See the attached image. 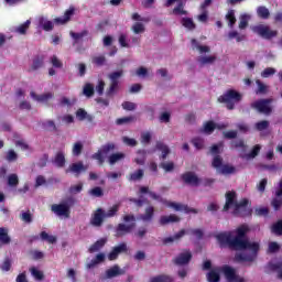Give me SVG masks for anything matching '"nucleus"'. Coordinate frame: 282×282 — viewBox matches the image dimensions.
I'll list each match as a JSON object with an SVG mask.
<instances>
[{
  "label": "nucleus",
  "mask_w": 282,
  "mask_h": 282,
  "mask_svg": "<svg viewBox=\"0 0 282 282\" xmlns=\"http://www.w3.org/2000/svg\"><path fill=\"white\" fill-rule=\"evenodd\" d=\"M218 173H220V175H235V173H237V167L230 164H223L221 169L218 170Z\"/></svg>",
  "instance_id": "nucleus-30"
},
{
  "label": "nucleus",
  "mask_w": 282,
  "mask_h": 282,
  "mask_svg": "<svg viewBox=\"0 0 282 282\" xmlns=\"http://www.w3.org/2000/svg\"><path fill=\"white\" fill-rule=\"evenodd\" d=\"M42 127L43 129H45V131H58V128L56 127V123L54 122V120H46L44 122H42Z\"/></svg>",
  "instance_id": "nucleus-44"
},
{
  "label": "nucleus",
  "mask_w": 282,
  "mask_h": 282,
  "mask_svg": "<svg viewBox=\"0 0 282 282\" xmlns=\"http://www.w3.org/2000/svg\"><path fill=\"white\" fill-rule=\"evenodd\" d=\"M150 282H173V276L160 274L150 279Z\"/></svg>",
  "instance_id": "nucleus-38"
},
{
  "label": "nucleus",
  "mask_w": 282,
  "mask_h": 282,
  "mask_svg": "<svg viewBox=\"0 0 282 282\" xmlns=\"http://www.w3.org/2000/svg\"><path fill=\"white\" fill-rule=\"evenodd\" d=\"M87 34H89V31L84 30L80 33H76L70 31L69 35L72 36V39H74V41H79V39H84V36H87Z\"/></svg>",
  "instance_id": "nucleus-60"
},
{
  "label": "nucleus",
  "mask_w": 282,
  "mask_h": 282,
  "mask_svg": "<svg viewBox=\"0 0 282 282\" xmlns=\"http://www.w3.org/2000/svg\"><path fill=\"white\" fill-rule=\"evenodd\" d=\"M51 64L53 65V67H55L56 69H62L63 67V62H61V59H58V57L56 55H53L51 57Z\"/></svg>",
  "instance_id": "nucleus-64"
},
{
  "label": "nucleus",
  "mask_w": 282,
  "mask_h": 282,
  "mask_svg": "<svg viewBox=\"0 0 282 282\" xmlns=\"http://www.w3.org/2000/svg\"><path fill=\"white\" fill-rule=\"evenodd\" d=\"M225 197L224 213H228L230 208H234L232 215L235 217H252V208L248 207L250 206L248 198H242L240 202H237V192L235 191L227 192Z\"/></svg>",
  "instance_id": "nucleus-2"
},
{
  "label": "nucleus",
  "mask_w": 282,
  "mask_h": 282,
  "mask_svg": "<svg viewBox=\"0 0 282 282\" xmlns=\"http://www.w3.org/2000/svg\"><path fill=\"white\" fill-rule=\"evenodd\" d=\"M116 151V143L108 142L91 155V160H97L99 166L105 164V155H109V153H113Z\"/></svg>",
  "instance_id": "nucleus-5"
},
{
  "label": "nucleus",
  "mask_w": 282,
  "mask_h": 282,
  "mask_svg": "<svg viewBox=\"0 0 282 282\" xmlns=\"http://www.w3.org/2000/svg\"><path fill=\"white\" fill-rule=\"evenodd\" d=\"M154 217H155V207L151 205L145 208L144 214L139 215V219L145 224L153 221Z\"/></svg>",
  "instance_id": "nucleus-17"
},
{
  "label": "nucleus",
  "mask_w": 282,
  "mask_h": 282,
  "mask_svg": "<svg viewBox=\"0 0 282 282\" xmlns=\"http://www.w3.org/2000/svg\"><path fill=\"white\" fill-rule=\"evenodd\" d=\"M45 65V56L44 55H37L33 57V62L31 67L29 68V72H37V69H41Z\"/></svg>",
  "instance_id": "nucleus-22"
},
{
  "label": "nucleus",
  "mask_w": 282,
  "mask_h": 282,
  "mask_svg": "<svg viewBox=\"0 0 282 282\" xmlns=\"http://www.w3.org/2000/svg\"><path fill=\"white\" fill-rule=\"evenodd\" d=\"M215 129H217V123H215V121H207L204 124L203 131L207 135H210V133H213Z\"/></svg>",
  "instance_id": "nucleus-37"
},
{
  "label": "nucleus",
  "mask_w": 282,
  "mask_h": 282,
  "mask_svg": "<svg viewBox=\"0 0 282 282\" xmlns=\"http://www.w3.org/2000/svg\"><path fill=\"white\" fill-rule=\"evenodd\" d=\"M172 12L176 17H182V15L188 14V11L184 10V2H178Z\"/></svg>",
  "instance_id": "nucleus-40"
},
{
  "label": "nucleus",
  "mask_w": 282,
  "mask_h": 282,
  "mask_svg": "<svg viewBox=\"0 0 282 282\" xmlns=\"http://www.w3.org/2000/svg\"><path fill=\"white\" fill-rule=\"evenodd\" d=\"M181 180L187 186H199L202 180L194 172H185L181 175Z\"/></svg>",
  "instance_id": "nucleus-10"
},
{
  "label": "nucleus",
  "mask_w": 282,
  "mask_h": 282,
  "mask_svg": "<svg viewBox=\"0 0 282 282\" xmlns=\"http://www.w3.org/2000/svg\"><path fill=\"white\" fill-rule=\"evenodd\" d=\"M160 169H163L165 171V173H171V171L175 170V163L173 161L170 162H161L160 163Z\"/></svg>",
  "instance_id": "nucleus-52"
},
{
  "label": "nucleus",
  "mask_w": 282,
  "mask_h": 282,
  "mask_svg": "<svg viewBox=\"0 0 282 282\" xmlns=\"http://www.w3.org/2000/svg\"><path fill=\"white\" fill-rule=\"evenodd\" d=\"M83 149H84L83 142L78 141L74 143L73 155H75V158H78L83 153Z\"/></svg>",
  "instance_id": "nucleus-55"
},
{
  "label": "nucleus",
  "mask_w": 282,
  "mask_h": 282,
  "mask_svg": "<svg viewBox=\"0 0 282 282\" xmlns=\"http://www.w3.org/2000/svg\"><path fill=\"white\" fill-rule=\"evenodd\" d=\"M144 177V170H138L137 172L130 174L128 177L129 182H138Z\"/></svg>",
  "instance_id": "nucleus-48"
},
{
  "label": "nucleus",
  "mask_w": 282,
  "mask_h": 282,
  "mask_svg": "<svg viewBox=\"0 0 282 282\" xmlns=\"http://www.w3.org/2000/svg\"><path fill=\"white\" fill-rule=\"evenodd\" d=\"M10 241H12V239L8 235V229L0 227V243H2L3 246H8Z\"/></svg>",
  "instance_id": "nucleus-33"
},
{
  "label": "nucleus",
  "mask_w": 282,
  "mask_h": 282,
  "mask_svg": "<svg viewBox=\"0 0 282 282\" xmlns=\"http://www.w3.org/2000/svg\"><path fill=\"white\" fill-rule=\"evenodd\" d=\"M239 19V30H246V28H248V22L250 21V14L243 13Z\"/></svg>",
  "instance_id": "nucleus-45"
},
{
  "label": "nucleus",
  "mask_w": 282,
  "mask_h": 282,
  "mask_svg": "<svg viewBox=\"0 0 282 282\" xmlns=\"http://www.w3.org/2000/svg\"><path fill=\"white\" fill-rule=\"evenodd\" d=\"M155 149L162 152V154L160 155V160H162L163 162L171 154V148H169V145H166L162 141L156 142Z\"/></svg>",
  "instance_id": "nucleus-23"
},
{
  "label": "nucleus",
  "mask_w": 282,
  "mask_h": 282,
  "mask_svg": "<svg viewBox=\"0 0 282 282\" xmlns=\"http://www.w3.org/2000/svg\"><path fill=\"white\" fill-rule=\"evenodd\" d=\"M122 274H126V271L120 269L118 264H115L112 268L106 270L107 279H115V276H122Z\"/></svg>",
  "instance_id": "nucleus-24"
},
{
  "label": "nucleus",
  "mask_w": 282,
  "mask_h": 282,
  "mask_svg": "<svg viewBox=\"0 0 282 282\" xmlns=\"http://www.w3.org/2000/svg\"><path fill=\"white\" fill-rule=\"evenodd\" d=\"M274 210H281L282 207V181L280 182L279 189L275 192V197L271 202Z\"/></svg>",
  "instance_id": "nucleus-19"
},
{
  "label": "nucleus",
  "mask_w": 282,
  "mask_h": 282,
  "mask_svg": "<svg viewBox=\"0 0 282 282\" xmlns=\"http://www.w3.org/2000/svg\"><path fill=\"white\" fill-rule=\"evenodd\" d=\"M274 102L273 98L259 99L251 102V109L258 111V113H263L264 116H270L272 113V105Z\"/></svg>",
  "instance_id": "nucleus-4"
},
{
  "label": "nucleus",
  "mask_w": 282,
  "mask_h": 282,
  "mask_svg": "<svg viewBox=\"0 0 282 282\" xmlns=\"http://www.w3.org/2000/svg\"><path fill=\"white\" fill-rule=\"evenodd\" d=\"M31 21L26 20L24 23L20 24L18 28L14 29L17 34H28V30H30Z\"/></svg>",
  "instance_id": "nucleus-35"
},
{
  "label": "nucleus",
  "mask_w": 282,
  "mask_h": 282,
  "mask_svg": "<svg viewBox=\"0 0 282 282\" xmlns=\"http://www.w3.org/2000/svg\"><path fill=\"white\" fill-rule=\"evenodd\" d=\"M135 228V224H119L116 228V237H124V235H129Z\"/></svg>",
  "instance_id": "nucleus-18"
},
{
  "label": "nucleus",
  "mask_w": 282,
  "mask_h": 282,
  "mask_svg": "<svg viewBox=\"0 0 282 282\" xmlns=\"http://www.w3.org/2000/svg\"><path fill=\"white\" fill-rule=\"evenodd\" d=\"M122 74H124L122 70H117L108 75L110 86L106 90L107 98H113V96H116V91H118V85H120L118 78H122Z\"/></svg>",
  "instance_id": "nucleus-6"
},
{
  "label": "nucleus",
  "mask_w": 282,
  "mask_h": 282,
  "mask_svg": "<svg viewBox=\"0 0 282 282\" xmlns=\"http://www.w3.org/2000/svg\"><path fill=\"white\" fill-rule=\"evenodd\" d=\"M88 195L91 197H104L105 192L102 191V187L96 186L88 191Z\"/></svg>",
  "instance_id": "nucleus-50"
},
{
  "label": "nucleus",
  "mask_w": 282,
  "mask_h": 282,
  "mask_svg": "<svg viewBox=\"0 0 282 282\" xmlns=\"http://www.w3.org/2000/svg\"><path fill=\"white\" fill-rule=\"evenodd\" d=\"M212 166L218 171L224 166V159L221 155H216L213 159Z\"/></svg>",
  "instance_id": "nucleus-54"
},
{
  "label": "nucleus",
  "mask_w": 282,
  "mask_h": 282,
  "mask_svg": "<svg viewBox=\"0 0 282 282\" xmlns=\"http://www.w3.org/2000/svg\"><path fill=\"white\" fill-rule=\"evenodd\" d=\"M229 41H232V39H236L237 43H241L242 41H246L245 34H239L237 31H230L228 33Z\"/></svg>",
  "instance_id": "nucleus-39"
},
{
  "label": "nucleus",
  "mask_w": 282,
  "mask_h": 282,
  "mask_svg": "<svg viewBox=\"0 0 282 282\" xmlns=\"http://www.w3.org/2000/svg\"><path fill=\"white\" fill-rule=\"evenodd\" d=\"M84 96H86L87 98H91V96H94V94H95V89H94V85H91V84H86L85 86H84Z\"/></svg>",
  "instance_id": "nucleus-56"
},
{
  "label": "nucleus",
  "mask_w": 282,
  "mask_h": 282,
  "mask_svg": "<svg viewBox=\"0 0 282 282\" xmlns=\"http://www.w3.org/2000/svg\"><path fill=\"white\" fill-rule=\"evenodd\" d=\"M8 186L11 188H17L19 186V175L10 174L8 176Z\"/></svg>",
  "instance_id": "nucleus-46"
},
{
  "label": "nucleus",
  "mask_w": 282,
  "mask_h": 282,
  "mask_svg": "<svg viewBox=\"0 0 282 282\" xmlns=\"http://www.w3.org/2000/svg\"><path fill=\"white\" fill-rule=\"evenodd\" d=\"M226 19L228 21L229 28H235V23H237V18L235 17V10H229L226 14Z\"/></svg>",
  "instance_id": "nucleus-51"
},
{
  "label": "nucleus",
  "mask_w": 282,
  "mask_h": 282,
  "mask_svg": "<svg viewBox=\"0 0 282 282\" xmlns=\"http://www.w3.org/2000/svg\"><path fill=\"white\" fill-rule=\"evenodd\" d=\"M133 120H135V117H122V118H118L116 120V124L118 126H122V124H129V122H133Z\"/></svg>",
  "instance_id": "nucleus-58"
},
{
  "label": "nucleus",
  "mask_w": 282,
  "mask_h": 282,
  "mask_svg": "<svg viewBox=\"0 0 282 282\" xmlns=\"http://www.w3.org/2000/svg\"><path fill=\"white\" fill-rule=\"evenodd\" d=\"M182 220L177 215L171 214L170 216H161L159 224L160 226H167V224H177Z\"/></svg>",
  "instance_id": "nucleus-21"
},
{
  "label": "nucleus",
  "mask_w": 282,
  "mask_h": 282,
  "mask_svg": "<svg viewBox=\"0 0 282 282\" xmlns=\"http://www.w3.org/2000/svg\"><path fill=\"white\" fill-rule=\"evenodd\" d=\"M53 163L57 166V169H63V166H65V154L63 152H58L55 155Z\"/></svg>",
  "instance_id": "nucleus-34"
},
{
  "label": "nucleus",
  "mask_w": 282,
  "mask_h": 282,
  "mask_svg": "<svg viewBox=\"0 0 282 282\" xmlns=\"http://www.w3.org/2000/svg\"><path fill=\"white\" fill-rule=\"evenodd\" d=\"M193 259V253L189 251L180 253L176 258L173 259V263L175 265H187V263H191V260Z\"/></svg>",
  "instance_id": "nucleus-16"
},
{
  "label": "nucleus",
  "mask_w": 282,
  "mask_h": 282,
  "mask_svg": "<svg viewBox=\"0 0 282 282\" xmlns=\"http://www.w3.org/2000/svg\"><path fill=\"white\" fill-rule=\"evenodd\" d=\"M181 23H182L183 28H186V30H195V28H197V25L191 18H183L181 20Z\"/></svg>",
  "instance_id": "nucleus-43"
},
{
  "label": "nucleus",
  "mask_w": 282,
  "mask_h": 282,
  "mask_svg": "<svg viewBox=\"0 0 282 282\" xmlns=\"http://www.w3.org/2000/svg\"><path fill=\"white\" fill-rule=\"evenodd\" d=\"M127 245L124 242H121L119 246L112 248V250L108 254V260L116 261V259H118V257H120L122 252H127Z\"/></svg>",
  "instance_id": "nucleus-15"
},
{
  "label": "nucleus",
  "mask_w": 282,
  "mask_h": 282,
  "mask_svg": "<svg viewBox=\"0 0 282 282\" xmlns=\"http://www.w3.org/2000/svg\"><path fill=\"white\" fill-rule=\"evenodd\" d=\"M29 272L31 273V276L35 279V281H43V279H45V273H43V271L39 270L36 267H31Z\"/></svg>",
  "instance_id": "nucleus-31"
},
{
  "label": "nucleus",
  "mask_w": 282,
  "mask_h": 282,
  "mask_svg": "<svg viewBox=\"0 0 282 282\" xmlns=\"http://www.w3.org/2000/svg\"><path fill=\"white\" fill-rule=\"evenodd\" d=\"M91 63L93 65H97V67H102V65H107V57L105 55L94 56Z\"/></svg>",
  "instance_id": "nucleus-41"
},
{
  "label": "nucleus",
  "mask_w": 282,
  "mask_h": 282,
  "mask_svg": "<svg viewBox=\"0 0 282 282\" xmlns=\"http://www.w3.org/2000/svg\"><path fill=\"white\" fill-rule=\"evenodd\" d=\"M271 232L276 237H282V220H278L271 226Z\"/></svg>",
  "instance_id": "nucleus-42"
},
{
  "label": "nucleus",
  "mask_w": 282,
  "mask_h": 282,
  "mask_svg": "<svg viewBox=\"0 0 282 282\" xmlns=\"http://www.w3.org/2000/svg\"><path fill=\"white\" fill-rule=\"evenodd\" d=\"M31 98L37 100V102H47L51 98H54V94L46 93L43 95H36V93L31 91Z\"/></svg>",
  "instance_id": "nucleus-28"
},
{
  "label": "nucleus",
  "mask_w": 282,
  "mask_h": 282,
  "mask_svg": "<svg viewBox=\"0 0 282 282\" xmlns=\"http://www.w3.org/2000/svg\"><path fill=\"white\" fill-rule=\"evenodd\" d=\"M270 268L278 273V279L282 280V262L270 264Z\"/></svg>",
  "instance_id": "nucleus-59"
},
{
  "label": "nucleus",
  "mask_w": 282,
  "mask_h": 282,
  "mask_svg": "<svg viewBox=\"0 0 282 282\" xmlns=\"http://www.w3.org/2000/svg\"><path fill=\"white\" fill-rule=\"evenodd\" d=\"M164 204H166L169 208H174V210L177 212L183 210L186 214L193 213L194 215H197L199 213L197 209L188 207V205H182L173 202H164Z\"/></svg>",
  "instance_id": "nucleus-14"
},
{
  "label": "nucleus",
  "mask_w": 282,
  "mask_h": 282,
  "mask_svg": "<svg viewBox=\"0 0 282 282\" xmlns=\"http://www.w3.org/2000/svg\"><path fill=\"white\" fill-rule=\"evenodd\" d=\"M126 155L122 152L112 153L108 156V162L111 166L121 160H124Z\"/></svg>",
  "instance_id": "nucleus-32"
},
{
  "label": "nucleus",
  "mask_w": 282,
  "mask_h": 282,
  "mask_svg": "<svg viewBox=\"0 0 282 282\" xmlns=\"http://www.w3.org/2000/svg\"><path fill=\"white\" fill-rule=\"evenodd\" d=\"M257 13L260 19H270V10L264 6L259 7Z\"/></svg>",
  "instance_id": "nucleus-49"
},
{
  "label": "nucleus",
  "mask_w": 282,
  "mask_h": 282,
  "mask_svg": "<svg viewBox=\"0 0 282 282\" xmlns=\"http://www.w3.org/2000/svg\"><path fill=\"white\" fill-rule=\"evenodd\" d=\"M256 85L258 87L256 90L257 96H265L267 94H269L270 87L261 82V79H257Z\"/></svg>",
  "instance_id": "nucleus-27"
},
{
  "label": "nucleus",
  "mask_w": 282,
  "mask_h": 282,
  "mask_svg": "<svg viewBox=\"0 0 282 282\" xmlns=\"http://www.w3.org/2000/svg\"><path fill=\"white\" fill-rule=\"evenodd\" d=\"M254 127H256L257 131H265V129H268V127H270V121H268V120L258 121L254 124Z\"/></svg>",
  "instance_id": "nucleus-57"
},
{
  "label": "nucleus",
  "mask_w": 282,
  "mask_h": 282,
  "mask_svg": "<svg viewBox=\"0 0 282 282\" xmlns=\"http://www.w3.org/2000/svg\"><path fill=\"white\" fill-rule=\"evenodd\" d=\"M220 272H223L225 279L228 282H246V279H243L242 276H239L237 274V270H235V268L228 264L220 267Z\"/></svg>",
  "instance_id": "nucleus-7"
},
{
  "label": "nucleus",
  "mask_w": 282,
  "mask_h": 282,
  "mask_svg": "<svg viewBox=\"0 0 282 282\" xmlns=\"http://www.w3.org/2000/svg\"><path fill=\"white\" fill-rule=\"evenodd\" d=\"M192 47H193V50L199 51V54H206V53L210 52V46L202 45L195 39H192Z\"/></svg>",
  "instance_id": "nucleus-29"
},
{
  "label": "nucleus",
  "mask_w": 282,
  "mask_h": 282,
  "mask_svg": "<svg viewBox=\"0 0 282 282\" xmlns=\"http://www.w3.org/2000/svg\"><path fill=\"white\" fill-rule=\"evenodd\" d=\"M242 98L243 96L241 93L235 89H228L224 95L219 96L217 100L221 105H226V108L229 111H232V109H235V105H237V102H241Z\"/></svg>",
  "instance_id": "nucleus-3"
},
{
  "label": "nucleus",
  "mask_w": 282,
  "mask_h": 282,
  "mask_svg": "<svg viewBox=\"0 0 282 282\" xmlns=\"http://www.w3.org/2000/svg\"><path fill=\"white\" fill-rule=\"evenodd\" d=\"M85 171H87V165H85L83 161H79L77 163H72L66 170V173H74L75 177H79Z\"/></svg>",
  "instance_id": "nucleus-13"
},
{
  "label": "nucleus",
  "mask_w": 282,
  "mask_h": 282,
  "mask_svg": "<svg viewBox=\"0 0 282 282\" xmlns=\"http://www.w3.org/2000/svg\"><path fill=\"white\" fill-rule=\"evenodd\" d=\"M118 210H120V204L113 205L108 212H105L106 219H111V217H116V215H118Z\"/></svg>",
  "instance_id": "nucleus-47"
},
{
  "label": "nucleus",
  "mask_w": 282,
  "mask_h": 282,
  "mask_svg": "<svg viewBox=\"0 0 282 282\" xmlns=\"http://www.w3.org/2000/svg\"><path fill=\"white\" fill-rule=\"evenodd\" d=\"M206 279L208 282H219L221 281V267H216L212 269L207 274Z\"/></svg>",
  "instance_id": "nucleus-20"
},
{
  "label": "nucleus",
  "mask_w": 282,
  "mask_h": 282,
  "mask_svg": "<svg viewBox=\"0 0 282 282\" xmlns=\"http://www.w3.org/2000/svg\"><path fill=\"white\" fill-rule=\"evenodd\" d=\"M253 32L254 34H258L259 36H261L262 39H267L268 41H270V39H274V36L279 35L278 31H272L270 30V26L268 25H263V24H259L253 26Z\"/></svg>",
  "instance_id": "nucleus-8"
},
{
  "label": "nucleus",
  "mask_w": 282,
  "mask_h": 282,
  "mask_svg": "<svg viewBox=\"0 0 282 282\" xmlns=\"http://www.w3.org/2000/svg\"><path fill=\"white\" fill-rule=\"evenodd\" d=\"M39 25L44 32H52L54 30V22L47 20L45 17L39 18Z\"/></svg>",
  "instance_id": "nucleus-25"
},
{
  "label": "nucleus",
  "mask_w": 282,
  "mask_h": 282,
  "mask_svg": "<svg viewBox=\"0 0 282 282\" xmlns=\"http://www.w3.org/2000/svg\"><path fill=\"white\" fill-rule=\"evenodd\" d=\"M105 219H107V216L105 215V209L97 208L90 219V224L91 226L100 227L102 226Z\"/></svg>",
  "instance_id": "nucleus-12"
},
{
  "label": "nucleus",
  "mask_w": 282,
  "mask_h": 282,
  "mask_svg": "<svg viewBox=\"0 0 282 282\" xmlns=\"http://www.w3.org/2000/svg\"><path fill=\"white\" fill-rule=\"evenodd\" d=\"M250 228L248 225H241L236 229V237L232 238L230 234L220 232L216 236L217 241L220 245V248L228 246L230 250H249V253H236L234 260L236 263H254L257 257H259V250L261 246L259 242H250L246 239Z\"/></svg>",
  "instance_id": "nucleus-1"
},
{
  "label": "nucleus",
  "mask_w": 282,
  "mask_h": 282,
  "mask_svg": "<svg viewBox=\"0 0 282 282\" xmlns=\"http://www.w3.org/2000/svg\"><path fill=\"white\" fill-rule=\"evenodd\" d=\"M192 144H194L195 149L202 151V149H204V139L195 138L192 140Z\"/></svg>",
  "instance_id": "nucleus-63"
},
{
  "label": "nucleus",
  "mask_w": 282,
  "mask_h": 282,
  "mask_svg": "<svg viewBox=\"0 0 282 282\" xmlns=\"http://www.w3.org/2000/svg\"><path fill=\"white\" fill-rule=\"evenodd\" d=\"M144 24L137 22L132 25V32H134V34H142V32H144Z\"/></svg>",
  "instance_id": "nucleus-62"
},
{
  "label": "nucleus",
  "mask_w": 282,
  "mask_h": 282,
  "mask_svg": "<svg viewBox=\"0 0 282 282\" xmlns=\"http://www.w3.org/2000/svg\"><path fill=\"white\" fill-rule=\"evenodd\" d=\"M40 237H41L42 241H47V243H56V236H51L46 231H42L40 234Z\"/></svg>",
  "instance_id": "nucleus-53"
},
{
  "label": "nucleus",
  "mask_w": 282,
  "mask_h": 282,
  "mask_svg": "<svg viewBox=\"0 0 282 282\" xmlns=\"http://www.w3.org/2000/svg\"><path fill=\"white\" fill-rule=\"evenodd\" d=\"M51 210L57 217H65V219H69V215L72 214L69 204L67 203L53 204Z\"/></svg>",
  "instance_id": "nucleus-9"
},
{
  "label": "nucleus",
  "mask_w": 282,
  "mask_h": 282,
  "mask_svg": "<svg viewBox=\"0 0 282 282\" xmlns=\"http://www.w3.org/2000/svg\"><path fill=\"white\" fill-rule=\"evenodd\" d=\"M106 243H107V239L100 238L89 247L88 252H90V254H94V252H98L99 250H102Z\"/></svg>",
  "instance_id": "nucleus-26"
},
{
  "label": "nucleus",
  "mask_w": 282,
  "mask_h": 282,
  "mask_svg": "<svg viewBox=\"0 0 282 282\" xmlns=\"http://www.w3.org/2000/svg\"><path fill=\"white\" fill-rule=\"evenodd\" d=\"M76 14V8L69 7L65 12L63 18H55L54 23L56 25H65V23H69L72 21V18Z\"/></svg>",
  "instance_id": "nucleus-11"
},
{
  "label": "nucleus",
  "mask_w": 282,
  "mask_h": 282,
  "mask_svg": "<svg viewBox=\"0 0 282 282\" xmlns=\"http://www.w3.org/2000/svg\"><path fill=\"white\" fill-rule=\"evenodd\" d=\"M217 61V56L210 55V56H200L198 57V63L200 65H213Z\"/></svg>",
  "instance_id": "nucleus-36"
},
{
  "label": "nucleus",
  "mask_w": 282,
  "mask_h": 282,
  "mask_svg": "<svg viewBox=\"0 0 282 282\" xmlns=\"http://www.w3.org/2000/svg\"><path fill=\"white\" fill-rule=\"evenodd\" d=\"M246 141L243 139H238L231 142L232 149H246Z\"/></svg>",
  "instance_id": "nucleus-61"
}]
</instances>
